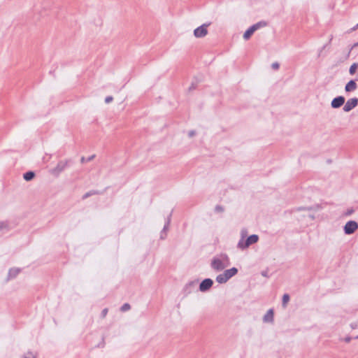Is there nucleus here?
Here are the masks:
<instances>
[{"label":"nucleus","instance_id":"f257e3e1","mask_svg":"<svg viewBox=\"0 0 358 358\" xmlns=\"http://www.w3.org/2000/svg\"><path fill=\"white\" fill-rule=\"evenodd\" d=\"M242 238L238 243V247L242 250L248 248L250 245L254 244L258 241L259 237L257 235L253 234L248 237L245 240L244 239L245 233L242 231Z\"/></svg>","mask_w":358,"mask_h":358},{"label":"nucleus","instance_id":"f03ea898","mask_svg":"<svg viewBox=\"0 0 358 358\" xmlns=\"http://www.w3.org/2000/svg\"><path fill=\"white\" fill-rule=\"evenodd\" d=\"M212 267L217 271H222L229 265V260L227 255H221L220 258H215L212 262Z\"/></svg>","mask_w":358,"mask_h":358},{"label":"nucleus","instance_id":"7ed1b4c3","mask_svg":"<svg viewBox=\"0 0 358 358\" xmlns=\"http://www.w3.org/2000/svg\"><path fill=\"white\" fill-rule=\"evenodd\" d=\"M238 272L237 268L233 267L230 269L226 270L223 273L220 274L216 278V281L218 283H224L226 282L229 278L234 276Z\"/></svg>","mask_w":358,"mask_h":358},{"label":"nucleus","instance_id":"20e7f679","mask_svg":"<svg viewBox=\"0 0 358 358\" xmlns=\"http://www.w3.org/2000/svg\"><path fill=\"white\" fill-rule=\"evenodd\" d=\"M264 26H266V23L264 22H259L253 24L248 30L245 31L243 34V38L245 40H248L256 30Z\"/></svg>","mask_w":358,"mask_h":358},{"label":"nucleus","instance_id":"39448f33","mask_svg":"<svg viewBox=\"0 0 358 358\" xmlns=\"http://www.w3.org/2000/svg\"><path fill=\"white\" fill-rule=\"evenodd\" d=\"M357 229L358 224L357 222L348 221L344 226V232L345 234L350 235L355 233Z\"/></svg>","mask_w":358,"mask_h":358},{"label":"nucleus","instance_id":"423d86ee","mask_svg":"<svg viewBox=\"0 0 358 358\" xmlns=\"http://www.w3.org/2000/svg\"><path fill=\"white\" fill-rule=\"evenodd\" d=\"M358 104V99L352 98L348 99L343 106V110L345 112H349L355 108Z\"/></svg>","mask_w":358,"mask_h":358},{"label":"nucleus","instance_id":"0eeeda50","mask_svg":"<svg viewBox=\"0 0 358 358\" xmlns=\"http://www.w3.org/2000/svg\"><path fill=\"white\" fill-rule=\"evenodd\" d=\"M207 34H208V30H207L206 24H202L201 26L197 27L194 31V35L196 38L203 37V36H206Z\"/></svg>","mask_w":358,"mask_h":358},{"label":"nucleus","instance_id":"6e6552de","mask_svg":"<svg viewBox=\"0 0 358 358\" xmlns=\"http://www.w3.org/2000/svg\"><path fill=\"white\" fill-rule=\"evenodd\" d=\"M345 103V98L342 96L334 98L331 103V106L333 108H340Z\"/></svg>","mask_w":358,"mask_h":358},{"label":"nucleus","instance_id":"1a4fd4ad","mask_svg":"<svg viewBox=\"0 0 358 358\" xmlns=\"http://www.w3.org/2000/svg\"><path fill=\"white\" fill-rule=\"evenodd\" d=\"M213 280L210 278L203 280L199 285L200 291L205 292V291L208 290L209 288L211 287V286L213 285Z\"/></svg>","mask_w":358,"mask_h":358},{"label":"nucleus","instance_id":"9d476101","mask_svg":"<svg viewBox=\"0 0 358 358\" xmlns=\"http://www.w3.org/2000/svg\"><path fill=\"white\" fill-rule=\"evenodd\" d=\"M357 83L354 80H350L346 84V85L345 87V90L347 92H350L355 91L357 89Z\"/></svg>","mask_w":358,"mask_h":358},{"label":"nucleus","instance_id":"9b49d317","mask_svg":"<svg viewBox=\"0 0 358 358\" xmlns=\"http://www.w3.org/2000/svg\"><path fill=\"white\" fill-rule=\"evenodd\" d=\"M20 268H13L10 269V271L8 272V279L15 278L20 273Z\"/></svg>","mask_w":358,"mask_h":358},{"label":"nucleus","instance_id":"f8f14e48","mask_svg":"<svg viewBox=\"0 0 358 358\" xmlns=\"http://www.w3.org/2000/svg\"><path fill=\"white\" fill-rule=\"evenodd\" d=\"M273 310L270 309L267 311L266 314L264 317V322H271L273 320Z\"/></svg>","mask_w":358,"mask_h":358},{"label":"nucleus","instance_id":"ddd939ff","mask_svg":"<svg viewBox=\"0 0 358 358\" xmlns=\"http://www.w3.org/2000/svg\"><path fill=\"white\" fill-rule=\"evenodd\" d=\"M34 176L35 174L34 172L29 171L24 175V179L26 180H31L34 177Z\"/></svg>","mask_w":358,"mask_h":358},{"label":"nucleus","instance_id":"4468645a","mask_svg":"<svg viewBox=\"0 0 358 358\" xmlns=\"http://www.w3.org/2000/svg\"><path fill=\"white\" fill-rule=\"evenodd\" d=\"M289 301V296L287 294H285L282 296V306L285 308L287 306V303Z\"/></svg>","mask_w":358,"mask_h":358},{"label":"nucleus","instance_id":"2eb2a0df","mask_svg":"<svg viewBox=\"0 0 358 358\" xmlns=\"http://www.w3.org/2000/svg\"><path fill=\"white\" fill-rule=\"evenodd\" d=\"M358 67V64L357 63H354L351 65V66L350 67V69H349V72L351 75H353L355 74V73L356 72V70Z\"/></svg>","mask_w":358,"mask_h":358},{"label":"nucleus","instance_id":"dca6fc26","mask_svg":"<svg viewBox=\"0 0 358 358\" xmlns=\"http://www.w3.org/2000/svg\"><path fill=\"white\" fill-rule=\"evenodd\" d=\"M24 358H36V354L34 352H31V351H28L26 353V355H25Z\"/></svg>","mask_w":358,"mask_h":358},{"label":"nucleus","instance_id":"f3484780","mask_svg":"<svg viewBox=\"0 0 358 358\" xmlns=\"http://www.w3.org/2000/svg\"><path fill=\"white\" fill-rule=\"evenodd\" d=\"M129 309H130V306H129V304H128V303H124V304L122 306V308H121V310H122V311H127V310H129Z\"/></svg>","mask_w":358,"mask_h":358},{"label":"nucleus","instance_id":"a211bd4d","mask_svg":"<svg viewBox=\"0 0 358 358\" xmlns=\"http://www.w3.org/2000/svg\"><path fill=\"white\" fill-rule=\"evenodd\" d=\"M113 100V96H107V97L105 99V102H106V103H110Z\"/></svg>","mask_w":358,"mask_h":358},{"label":"nucleus","instance_id":"6ab92c4d","mask_svg":"<svg viewBox=\"0 0 358 358\" xmlns=\"http://www.w3.org/2000/svg\"><path fill=\"white\" fill-rule=\"evenodd\" d=\"M107 313H108V308H104V309L102 310V313H101L102 317H106V315H107Z\"/></svg>","mask_w":358,"mask_h":358},{"label":"nucleus","instance_id":"aec40b11","mask_svg":"<svg viewBox=\"0 0 358 358\" xmlns=\"http://www.w3.org/2000/svg\"><path fill=\"white\" fill-rule=\"evenodd\" d=\"M272 68L274 69H278L279 68V64L277 62L273 63Z\"/></svg>","mask_w":358,"mask_h":358},{"label":"nucleus","instance_id":"412c9836","mask_svg":"<svg viewBox=\"0 0 358 358\" xmlns=\"http://www.w3.org/2000/svg\"><path fill=\"white\" fill-rule=\"evenodd\" d=\"M6 227V224L4 222H0V230Z\"/></svg>","mask_w":358,"mask_h":358},{"label":"nucleus","instance_id":"4be33fe9","mask_svg":"<svg viewBox=\"0 0 358 358\" xmlns=\"http://www.w3.org/2000/svg\"><path fill=\"white\" fill-rule=\"evenodd\" d=\"M216 210H217L222 211V208L221 207H217V208H216Z\"/></svg>","mask_w":358,"mask_h":358},{"label":"nucleus","instance_id":"5701e85b","mask_svg":"<svg viewBox=\"0 0 358 358\" xmlns=\"http://www.w3.org/2000/svg\"><path fill=\"white\" fill-rule=\"evenodd\" d=\"M350 338H345V341H346V342H350Z\"/></svg>","mask_w":358,"mask_h":358},{"label":"nucleus","instance_id":"b1692460","mask_svg":"<svg viewBox=\"0 0 358 358\" xmlns=\"http://www.w3.org/2000/svg\"><path fill=\"white\" fill-rule=\"evenodd\" d=\"M356 338H358V336L356 337Z\"/></svg>","mask_w":358,"mask_h":358},{"label":"nucleus","instance_id":"393cba45","mask_svg":"<svg viewBox=\"0 0 358 358\" xmlns=\"http://www.w3.org/2000/svg\"><path fill=\"white\" fill-rule=\"evenodd\" d=\"M357 26H358V24H357Z\"/></svg>","mask_w":358,"mask_h":358},{"label":"nucleus","instance_id":"a878e982","mask_svg":"<svg viewBox=\"0 0 358 358\" xmlns=\"http://www.w3.org/2000/svg\"><path fill=\"white\" fill-rule=\"evenodd\" d=\"M357 327H358V325Z\"/></svg>","mask_w":358,"mask_h":358}]
</instances>
